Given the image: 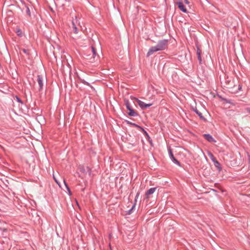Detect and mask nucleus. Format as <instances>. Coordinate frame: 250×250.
Here are the masks:
<instances>
[{
    "mask_svg": "<svg viewBox=\"0 0 250 250\" xmlns=\"http://www.w3.org/2000/svg\"><path fill=\"white\" fill-rule=\"evenodd\" d=\"M167 40L164 39L159 41L156 46H152L149 48L147 53L146 56L148 57L155 52L165 50L167 48Z\"/></svg>",
    "mask_w": 250,
    "mask_h": 250,
    "instance_id": "nucleus-1",
    "label": "nucleus"
},
{
    "mask_svg": "<svg viewBox=\"0 0 250 250\" xmlns=\"http://www.w3.org/2000/svg\"><path fill=\"white\" fill-rule=\"evenodd\" d=\"M124 101L126 107L129 111V112L128 113V115L132 117L137 116L138 114L131 107L128 100L125 99Z\"/></svg>",
    "mask_w": 250,
    "mask_h": 250,
    "instance_id": "nucleus-2",
    "label": "nucleus"
},
{
    "mask_svg": "<svg viewBox=\"0 0 250 250\" xmlns=\"http://www.w3.org/2000/svg\"><path fill=\"white\" fill-rule=\"evenodd\" d=\"M224 83V86L227 88H232L234 86L232 78L229 77L228 76H225Z\"/></svg>",
    "mask_w": 250,
    "mask_h": 250,
    "instance_id": "nucleus-3",
    "label": "nucleus"
},
{
    "mask_svg": "<svg viewBox=\"0 0 250 250\" xmlns=\"http://www.w3.org/2000/svg\"><path fill=\"white\" fill-rule=\"evenodd\" d=\"M168 154H169V156L170 158V159L171 160V161L175 164L177 165L178 166H181V164L179 162V161H178L174 156L173 154V153H172V149L171 148L169 147L168 148Z\"/></svg>",
    "mask_w": 250,
    "mask_h": 250,
    "instance_id": "nucleus-4",
    "label": "nucleus"
},
{
    "mask_svg": "<svg viewBox=\"0 0 250 250\" xmlns=\"http://www.w3.org/2000/svg\"><path fill=\"white\" fill-rule=\"evenodd\" d=\"M37 82L39 85V91H41L43 88V77L42 75H38L37 76Z\"/></svg>",
    "mask_w": 250,
    "mask_h": 250,
    "instance_id": "nucleus-5",
    "label": "nucleus"
},
{
    "mask_svg": "<svg viewBox=\"0 0 250 250\" xmlns=\"http://www.w3.org/2000/svg\"><path fill=\"white\" fill-rule=\"evenodd\" d=\"M177 5L178 7L179 8L180 10H181L184 13H187L188 11L185 6L184 5V4L181 1V0H179V1L177 2Z\"/></svg>",
    "mask_w": 250,
    "mask_h": 250,
    "instance_id": "nucleus-6",
    "label": "nucleus"
},
{
    "mask_svg": "<svg viewBox=\"0 0 250 250\" xmlns=\"http://www.w3.org/2000/svg\"><path fill=\"white\" fill-rule=\"evenodd\" d=\"M204 138L209 142H215L214 139L209 134H204Z\"/></svg>",
    "mask_w": 250,
    "mask_h": 250,
    "instance_id": "nucleus-7",
    "label": "nucleus"
},
{
    "mask_svg": "<svg viewBox=\"0 0 250 250\" xmlns=\"http://www.w3.org/2000/svg\"><path fill=\"white\" fill-rule=\"evenodd\" d=\"M156 188H151L146 191V198L148 199L149 195L152 194L156 190Z\"/></svg>",
    "mask_w": 250,
    "mask_h": 250,
    "instance_id": "nucleus-8",
    "label": "nucleus"
},
{
    "mask_svg": "<svg viewBox=\"0 0 250 250\" xmlns=\"http://www.w3.org/2000/svg\"><path fill=\"white\" fill-rule=\"evenodd\" d=\"M214 166L217 168V169L220 171L222 170V167L220 163L216 159L213 161Z\"/></svg>",
    "mask_w": 250,
    "mask_h": 250,
    "instance_id": "nucleus-9",
    "label": "nucleus"
},
{
    "mask_svg": "<svg viewBox=\"0 0 250 250\" xmlns=\"http://www.w3.org/2000/svg\"><path fill=\"white\" fill-rule=\"evenodd\" d=\"M70 27L75 34H77L78 33V28L73 21H72L71 26H70Z\"/></svg>",
    "mask_w": 250,
    "mask_h": 250,
    "instance_id": "nucleus-10",
    "label": "nucleus"
},
{
    "mask_svg": "<svg viewBox=\"0 0 250 250\" xmlns=\"http://www.w3.org/2000/svg\"><path fill=\"white\" fill-rule=\"evenodd\" d=\"M133 99L134 100H135V101L137 102V104H138V105L140 106V107L142 109H144V104H145V103L144 102H143V101L138 99L137 98H133Z\"/></svg>",
    "mask_w": 250,
    "mask_h": 250,
    "instance_id": "nucleus-11",
    "label": "nucleus"
},
{
    "mask_svg": "<svg viewBox=\"0 0 250 250\" xmlns=\"http://www.w3.org/2000/svg\"><path fill=\"white\" fill-rule=\"evenodd\" d=\"M193 111L199 116L200 118L202 120H205V118L204 117V116L202 115V113L199 112L196 108L193 109Z\"/></svg>",
    "mask_w": 250,
    "mask_h": 250,
    "instance_id": "nucleus-12",
    "label": "nucleus"
},
{
    "mask_svg": "<svg viewBox=\"0 0 250 250\" xmlns=\"http://www.w3.org/2000/svg\"><path fill=\"white\" fill-rule=\"evenodd\" d=\"M126 122V123L127 124V125H132L134 127H140V126L138 125L137 124H136L135 123H132L128 120H125V121Z\"/></svg>",
    "mask_w": 250,
    "mask_h": 250,
    "instance_id": "nucleus-13",
    "label": "nucleus"
},
{
    "mask_svg": "<svg viewBox=\"0 0 250 250\" xmlns=\"http://www.w3.org/2000/svg\"><path fill=\"white\" fill-rule=\"evenodd\" d=\"M207 154H208V157H209V158L211 159V160L212 162L216 159L211 152L208 151Z\"/></svg>",
    "mask_w": 250,
    "mask_h": 250,
    "instance_id": "nucleus-14",
    "label": "nucleus"
},
{
    "mask_svg": "<svg viewBox=\"0 0 250 250\" xmlns=\"http://www.w3.org/2000/svg\"><path fill=\"white\" fill-rule=\"evenodd\" d=\"M91 51L92 52L93 59L94 60L97 55V52L96 49L93 46H91Z\"/></svg>",
    "mask_w": 250,
    "mask_h": 250,
    "instance_id": "nucleus-15",
    "label": "nucleus"
},
{
    "mask_svg": "<svg viewBox=\"0 0 250 250\" xmlns=\"http://www.w3.org/2000/svg\"><path fill=\"white\" fill-rule=\"evenodd\" d=\"M220 98L221 99L222 101H224L226 103L232 104L231 100H228L227 99L222 98V97L220 96Z\"/></svg>",
    "mask_w": 250,
    "mask_h": 250,
    "instance_id": "nucleus-16",
    "label": "nucleus"
},
{
    "mask_svg": "<svg viewBox=\"0 0 250 250\" xmlns=\"http://www.w3.org/2000/svg\"><path fill=\"white\" fill-rule=\"evenodd\" d=\"M63 182H64V185L65 186V187H66L67 191L69 192V195H71V192L70 189L68 186L67 185V183H66V182H65V181L64 180H63Z\"/></svg>",
    "mask_w": 250,
    "mask_h": 250,
    "instance_id": "nucleus-17",
    "label": "nucleus"
},
{
    "mask_svg": "<svg viewBox=\"0 0 250 250\" xmlns=\"http://www.w3.org/2000/svg\"><path fill=\"white\" fill-rule=\"evenodd\" d=\"M197 59H198L199 63L202 64V58H201V54L199 53L198 54H197Z\"/></svg>",
    "mask_w": 250,
    "mask_h": 250,
    "instance_id": "nucleus-18",
    "label": "nucleus"
},
{
    "mask_svg": "<svg viewBox=\"0 0 250 250\" xmlns=\"http://www.w3.org/2000/svg\"><path fill=\"white\" fill-rule=\"evenodd\" d=\"M26 13L28 16H31V13H30L29 8L27 6H26Z\"/></svg>",
    "mask_w": 250,
    "mask_h": 250,
    "instance_id": "nucleus-19",
    "label": "nucleus"
},
{
    "mask_svg": "<svg viewBox=\"0 0 250 250\" xmlns=\"http://www.w3.org/2000/svg\"><path fill=\"white\" fill-rule=\"evenodd\" d=\"M136 206V203H134V205L132 206V208L128 210L127 212V214H130L132 213V211L133 209V208H135Z\"/></svg>",
    "mask_w": 250,
    "mask_h": 250,
    "instance_id": "nucleus-20",
    "label": "nucleus"
},
{
    "mask_svg": "<svg viewBox=\"0 0 250 250\" xmlns=\"http://www.w3.org/2000/svg\"><path fill=\"white\" fill-rule=\"evenodd\" d=\"M17 33L19 36H20V37L22 36L21 31L20 29H18L17 31Z\"/></svg>",
    "mask_w": 250,
    "mask_h": 250,
    "instance_id": "nucleus-21",
    "label": "nucleus"
},
{
    "mask_svg": "<svg viewBox=\"0 0 250 250\" xmlns=\"http://www.w3.org/2000/svg\"><path fill=\"white\" fill-rule=\"evenodd\" d=\"M144 109L147 108V107H150V106L152 105V104H144Z\"/></svg>",
    "mask_w": 250,
    "mask_h": 250,
    "instance_id": "nucleus-22",
    "label": "nucleus"
},
{
    "mask_svg": "<svg viewBox=\"0 0 250 250\" xmlns=\"http://www.w3.org/2000/svg\"><path fill=\"white\" fill-rule=\"evenodd\" d=\"M140 195V192H138L136 195V196H135V200H134V202L135 203H136V202H137V198H138L139 196Z\"/></svg>",
    "mask_w": 250,
    "mask_h": 250,
    "instance_id": "nucleus-23",
    "label": "nucleus"
},
{
    "mask_svg": "<svg viewBox=\"0 0 250 250\" xmlns=\"http://www.w3.org/2000/svg\"><path fill=\"white\" fill-rule=\"evenodd\" d=\"M22 51H23L24 53H25V54H27V55H29V50H28L26 49H22Z\"/></svg>",
    "mask_w": 250,
    "mask_h": 250,
    "instance_id": "nucleus-24",
    "label": "nucleus"
},
{
    "mask_svg": "<svg viewBox=\"0 0 250 250\" xmlns=\"http://www.w3.org/2000/svg\"><path fill=\"white\" fill-rule=\"evenodd\" d=\"M196 47H197V51H196V52H196V53H197V54H198V53H200V54H201V50L200 49L198 45H197V46H196Z\"/></svg>",
    "mask_w": 250,
    "mask_h": 250,
    "instance_id": "nucleus-25",
    "label": "nucleus"
},
{
    "mask_svg": "<svg viewBox=\"0 0 250 250\" xmlns=\"http://www.w3.org/2000/svg\"><path fill=\"white\" fill-rule=\"evenodd\" d=\"M16 99H17V101L19 103H21V104H22V102L21 101V100L18 96H16Z\"/></svg>",
    "mask_w": 250,
    "mask_h": 250,
    "instance_id": "nucleus-26",
    "label": "nucleus"
},
{
    "mask_svg": "<svg viewBox=\"0 0 250 250\" xmlns=\"http://www.w3.org/2000/svg\"><path fill=\"white\" fill-rule=\"evenodd\" d=\"M53 178L55 180V181L56 182V183L60 187V183L59 182V181L57 180V179L56 178V177L54 176V175H53Z\"/></svg>",
    "mask_w": 250,
    "mask_h": 250,
    "instance_id": "nucleus-27",
    "label": "nucleus"
},
{
    "mask_svg": "<svg viewBox=\"0 0 250 250\" xmlns=\"http://www.w3.org/2000/svg\"><path fill=\"white\" fill-rule=\"evenodd\" d=\"M143 132V133L146 131V130L140 126V127H138Z\"/></svg>",
    "mask_w": 250,
    "mask_h": 250,
    "instance_id": "nucleus-28",
    "label": "nucleus"
},
{
    "mask_svg": "<svg viewBox=\"0 0 250 250\" xmlns=\"http://www.w3.org/2000/svg\"><path fill=\"white\" fill-rule=\"evenodd\" d=\"M143 132V133L146 131V130L140 126V127H138Z\"/></svg>",
    "mask_w": 250,
    "mask_h": 250,
    "instance_id": "nucleus-29",
    "label": "nucleus"
},
{
    "mask_svg": "<svg viewBox=\"0 0 250 250\" xmlns=\"http://www.w3.org/2000/svg\"><path fill=\"white\" fill-rule=\"evenodd\" d=\"M144 135L146 136L148 138H149V136L148 135V134L147 133V132L146 131L144 133Z\"/></svg>",
    "mask_w": 250,
    "mask_h": 250,
    "instance_id": "nucleus-30",
    "label": "nucleus"
},
{
    "mask_svg": "<svg viewBox=\"0 0 250 250\" xmlns=\"http://www.w3.org/2000/svg\"><path fill=\"white\" fill-rule=\"evenodd\" d=\"M246 111L249 112V113H250V107H247L246 109Z\"/></svg>",
    "mask_w": 250,
    "mask_h": 250,
    "instance_id": "nucleus-31",
    "label": "nucleus"
},
{
    "mask_svg": "<svg viewBox=\"0 0 250 250\" xmlns=\"http://www.w3.org/2000/svg\"><path fill=\"white\" fill-rule=\"evenodd\" d=\"M248 158H249V167H250V156L248 155Z\"/></svg>",
    "mask_w": 250,
    "mask_h": 250,
    "instance_id": "nucleus-32",
    "label": "nucleus"
},
{
    "mask_svg": "<svg viewBox=\"0 0 250 250\" xmlns=\"http://www.w3.org/2000/svg\"><path fill=\"white\" fill-rule=\"evenodd\" d=\"M184 1H185V2L186 4H188L189 3V2H188V0H184Z\"/></svg>",
    "mask_w": 250,
    "mask_h": 250,
    "instance_id": "nucleus-33",
    "label": "nucleus"
},
{
    "mask_svg": "<svg viewBox=\"0 0 250 250\" xmlns=\"http://www.w3.org/2000/svg\"><path fill=\"white\" fill-rule=\"evenodd\" d=\"M87 169H88V171L89 172V173H90L91 172V169L89 167H87Z\"/></svg>",
    "mask_w": 250,
    "mask_h": 250,
    "instance_id": "nucleus-34",
    "label": "nucleus"
},
{
    "mask_svg": "<svg viewBox=\"0 0 250 250\" xmlns=\"http://www.w3.org/2000/svg\"><path fill=\"white\" fill-rule=\"evenodd\" d=\"M241 86H240V85H239V90H241Z\"/></svg>",
    "mask_w": 250,
    "mask_h": 250,
    "instance_id": "nucleus-35",
    "label": "nucleus"
},
{
    "mask_svg": "<svg viewBox=\"0 0 250 250\" xmlns=\"http://www.w3.org/2000/svg\"><path fill=\"white\" fill-rule=\"evenodd\" d=\"M111 234H109V238H111Z\"/></svg>",
    "mask_w": 250,
    "mask_h": 250,
    "instance_id": "nucleus-36",
    "label": "nucleus"
},
{
    "mask_svg": "<svg viewBox=\"0 0 250 250\" xmlns=\"http://www.w3.org/2000/svg\"><path fill=\"white\" fill-rule=\"evenodd\" d=\"M109 247L111 248V245H110V243L109 244Z\"/></svg>",
    "mask_w": 250,
    "mask_h": 250,
    "instance_id": "nucleus-37",
    "label": "nucleus"
}]
</instances>
